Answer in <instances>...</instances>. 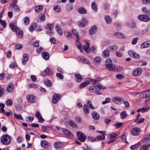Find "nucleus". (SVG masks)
I'll return each mask as SVG.
<instances>
[{"label":"nucleus","mask_w":150,"mask_h":150,"mask_svg":"<svg viewBox=\"0 0 150 150\" xmlns=\"http://www.w3.org/2000/svg\"><path fill=\"white\" fill-rule=\"evenodd\" d=\"M9 26L11 28L13 32H16L17 36L19 39H22L23 37V32L15 24L13 23H10Z\"/></svg>","instance_id":"1"},{"label":"nucleus","mask_w":150,"mask_h":150,"mask_svg":"<svg viewBox=\"0 0 150 150\" xmlns=\"http://www.w3.org/2000/svg\"><path fill=\"white\" fill-rule=\"evenodd\" d=\"M104 86H103L100 83H98L97 86H93L90 87L89 88V90L91 92H97V93L98 95H100L101 94L100 92H99L101 89H105Z\"/></svg>","instance_id":"2"},{"label":"nucleus","mask_w":150,"mask_h":150,"mask_svg":"<svg viewBox=\"0 0 150 150\" xmlns=\"http://www.w3.org/2000/svg\"><path fill=\"white\" fill-rule=\"evenodd\" d=\"M1 141L2 144L7 145L11 143V137L8 134H4L1 137Z\"/></svg>","instance_id":"3"},{"label":"nucleus","mask_w":150,"mask_h":150,"mask_svg":"<svg viewBox=\"0 0 150 150\" xmlns=\"http://www.w3.org/2000/svg\"><path fill=\"white\" fill-rule=\"evenodd\" d=\"M106 62V68L110 71H113L115 65L111 63V59L109 58L107 59Z\"/></svg>","instance_id":"4"},{"label":"nucleus","mask_w":150,"mask_h":150,"mask_svg":"<svg viewBox=\"0 0 150 150\" xmlns=\"http://www.w3.org/2000/svg\"><path fill=\"white\" fill-rule=\"evenodd\" d=\"M76 136L79 141L81 142H84L86 138V136L83 133L80 131H78L76 132Z\"/></svg>","instance_id":"5"},{"label":"nucleus","mask_w":150,"mask_h":150,"mask_svg":"<svg viewBox=\"0 0 150 150\" xmlns=\"http://www.w3.org/2000/svg\"><path fill=\"white\" fill-rule=\"evenodd\" d=\"M138 19L141 21L148 22L150 20V17L146 14H140L138 16Z\"/></svg>","instance_id":"6"},{"label":"nucleus","mask_w":150,"mask_h":150,"mask_svg":"<svg viewBox=\"0 0 150 150\" xmlns=\"http://www.w3.org/2000/svg\"><path fill=\"white\" fill-rule=\"evenodd\" d=\"M131 133L133 136L139 135L141 132L140 129L138 127H134L131 130Z\"/></svg>","instance_id":"7"},{"label":"nucleus","mask_w":150,"mask_h":150,"mask_svg":"<svg viewBox=\"0 0 150 150\" xmlns=\"http://www.w3.org/2000/svg\"><path fill=\"white\" fill-rule=\"evenodd\" d=\"M61 97V95L58 93H55L53 96L52 102L53 103L56 104L60 99Z\"/></svg>","instance_id":"8"},{"label":"nucleus","mask_w":150,"mask_h":150,"mask_svg":"<svg viewBox=\"0 0 150 150\" xmlns=\"http://www.w3.org/2000/svg\"><path fill=\"white\" fill-rule=\"evenodd\" d=\"M129 55L132 58L138 59L140 58V56L133 50H130L128 52Z\"/></svg>","instance_id":"9"},{"label":"nucleus","mask_w":150,"mask_h":150,"mask_svg":"<svg viewBox=\"0 0 150 150\" xmlns=\"http://www.w3.org/2000/svg\"><path fill=\"white\" fill-rule=\"evenodd\" d=\"M26 98L28 101L31 103H35L36 101V98L33 94L28 95L26 96Z\"/></svg>","instance_id":"10"},{"label":"nucleus","mask_w":150,"mask_h":150,"mask_svg":"<svg viewBox=\"0 0 150 150\" xmlns=\"http://www.w3.org/2000/svg\"><path fill=\"white\" fill-rule=\"evenodd\" d=\"M142 70L141 68H137L134 70L132 72V75L134 76H138L142 73Z\"/></svg>","instance_id":"11"},{"label":"nucleus","mask_w":150,"mask_h":150,"mask_svg":"<svg viewBox=\"0 0 150 150\" xmlns=\"http://www.w3.org/2000/svg\"><path fill=\"white\" fill-rule=\"evenodd\" d=\"M53 73V72L52 70H50L48 67H47L41 73V75L42 76H44L47 75H52Z\"/></svg>","instance_id":"12"},{"label":"nucleus","mask_w":150,"mask_h":150,"mask_svg":"<svg viewBox=\"0 0 150 150\" xmlns=\"http://www.w3.org/2000/svg\"><path fill=\"white\" fill-rule=\"evenodd\" d=\"M62 132L67 137H72L73 136L72 133L66 128H63L62 129Z\"/></svg>","instance_id":"13"},{"label":"nucleus","mask_w":150,"mask_h":150,"mask_svg":"<svg viewBox=\"0 0 150 150\" xmlns=\"http://www.w3.org/2000/svg\"><path fill=\"white\" fill-rule=\"evenodd\" d=\"M41 145L44 148H48L51 146L50 143L45 140H42L41 142Z\"/></svg>","instance_id":"14"},{"label":"nucleus","mask_w":150,"mask_h":150,"mask_svg":"<svg viewBox=\"0 0 150 150\" xmlns=\"http://www.w3.org/2000/svg\"><path fill=\"white\" fill-rule=\"evenodd\" d=\"M112 101L114 103L116 104H118L120 103H122L123 101V99L121 98L116 97L113 98Z\"/></svg>","instance_id":"15"},{"label":"nucleus","mask_w":150,"mask_h":150,"mask_svg":"<svg viewBox=\"0 0 150 150\" xmlns=\"http://www.w3.org/2000/svg\"><path fill=\"white\" fill-rule=\"evenodd\" d=\"M88 21L84 18L81 21L79 22L78 25L81 27H83L88 24Z\"/></svg>","instance_id":"16"},{"label":"nucleus","mask_w":150,"mask_h":150,"mask_svg":"<svg viewBox=\"0 0 150 150\" xmlns=\"http://www.w3.org/2000/svg\"><path fill=\"white\" fill-rule=\"evenodd\" d=\"M5 105L4 104L1 103H0V107H1V109H0V111H1L2 113H5V114L6 115L8 116L10 115H11L12 114H10V112H7L5 113L4 110V108L5 107Z\"/></svg>","instance_id":"17"},{"label":"nucleus","mask_w":150,"mask_h":150,"mask_svg":"<svg viewBox=\"0 0 150 150\" xmlns=\"http://www.w3.org/2000/svg\"><path fill=\"white\" fill-rule=\"evenodd\" d=\"M92 116L93 118L96 120H98L100 117L99 114L96 111H93L92 112Z\"/></svg>","instance_id":"18"},{"label":"nucleus","mask_w":150,"mask_h":150,"mask_svg":"<svg viewBox=\"0 0 150 150\" xmlns=\"http://www.w3.org/2000/svg\"><path fill=\"white\" fill-rule=\"evenodd\" d=\"M97 27L96 25H93L89 30V34L90 35H93L94 34L97 30Z\"/></svg>","instance_id":"19"},{"label":"nucleus","mask_w":150,"mask_h":150,"mask_svg":"<svg viewBox=\"0 0 150 150\" xmlns=\"http://www.w3.org/2000/svg\"><path fill=\"white\" fill-rule=\"evenodd\" d=\"M55 29L57 31V33L60 35H62L63 34L62 30L61 27L60 25L59 24H57Z\"/></svg>","instance_id":"20"},{"label":"nucleus","mask_w":150,"mask_h":150,"mask_svg":"<svg viewBox=\"0 0 150 150\" xmlns=\"http://www.w3.org/2000/svg\"><path fill=\"white\" fill-rule=\"evenodd\" d=\"M89 81L92 82L93 84L98 83L101 81L100 78V77H97L95 79L89 78Z\"/></svg>","instance_id":"21"},{"label":"nucleus","mask_w":150,"mask_h":150,"mask_svg":"<svg viewBox=\"0 0 150 150\" xmlns=\"http://www.w3.org/2000/svg\"><path fill=\"white\" fill-rule=\"evenodd\" d=\"M79 58L80 61L82 62L87 64H90L88 60L86 57L81 56Z\"/></svg>","instance_id":"22"},{"label":"nucleus","mask_w":150,"mask_h":150,"mask_svg":"<svg viewBox=\"0 0 150 150\" xmlns=\"http://www.w3.org/2000/svg\"><path fill=\"white\" fill-rule=\"evenodd\" d=\"M83 111L85 114H87L90 112V109L88 105L84 104L83 106Z\"/></svg>","instance_id":"23"},{"label":"nucleus","mask_w":150,"mask_h":150,"mask_svg":"<svg viewBox=\"0 0 150 150\" xmlns=\"http://www.w3.org/2000/svg\"><path fill=\"white\" fill-rule=\"evenodd\" d=\"M42 56L43 58L46 60H48L49 58V54L48 52H43L42 54Z\"/></svg>","instance_id":"24"},{"label":"nucleus","mask_w":150,"mask_h":150,"mask_svg":"<svg viewBox=\"0 0 150 150\" xmlns=\"http://www.w3.org/2000/svg\"><path fill=\"white\" fill-rule=\"evenodd\" d=\"M43 8V6L42 5L36 6L34 8V10L36 12H39Z\"/></svg>","instance_id":"25"},{"label":"nucleus","mask_w":150,"mask_h":150,"mask_svg":"<svg viewBox=\"0 0 150 150\" xmlns=\"http://www.w3.org/2000/svg\"><path fill=\"white\" fill-rule=\"evenodd\" d=\"M75 76L76 79V81L79 83L82 80V77L81 75L79 74H76L75 75Z\"/></svg>","instance_id":"26"},{"label":"nucleus","mask_w":150,"mask_h":150,"mask_svg":"<svg viewBox=\"0 0 150 150\" xmlns=\"http://www.w3.org/2000/svg\"><path fill=\"white\" fill-rule=\"evenodd\" d=\"M91 6L92 8L94 11L96 12L98 11V7L97 4L95 2L93 1L92 2Z\"/></svg>","instance_id":"27"},{"label":"nucleus","mask_w":150,"mask_h":150,"mask_svg":"<svg viewBox=\"0 0 150 150\" xmlns=\"http://www.w3.org/2000/svg\"><path fill=\"white\" fill-rule=\"evenodd\" d=\"M69 123L70 126L74 128H76L78 127V126L76 123L73 120H70L69 122Z\"/></svg>","instance_id":"28"},{"label":"nucleus","mask_w":150,"mask_h":150,"mask_svg":"<svg viewBox=\"0 0 150 150\" xmlns=\"http://www.w3.org/2000/svg\"><path fill=\"white\" fill-rule=\"evenodd\" d=\"M117 134L116 133H112L108 135V138L109 139H114L117 137Z\"/></svg>","instance_id":"29"},{"label":"nucleus","mask_w":150,"mask_h":150,"mask_svg":"<svg viewBox=\"0 0 150 150\" xmlns=\"http://www.w3.org/2000/svg\"><path fill=\"white\" fill-rule=\"evenodd\" d=\"M150 109V107H149L148 106L146 107V108H140L138 109L137 110V112H144L147 111L148 110Z\"/></svg>","instance_id":"30"},{"label":"nucleus","mask_w":150,"mask_h":150,"mask_svg":"<svg viewBox=\"0 0 150 150\" xmlns=\"http://www.w3.org/2000/svg\"><path fill=\"white\" fill-rule=\"evenodd\" d=\"M14 86L12 83H10L7 88V90L8 92L11 93L12 92L13 90Z\"/></svg>","instance_id":"31"},{"label":"nucleus","mask_w":150,"mask_h":150,"mask_svg":"<svg viewBox=\"0 0 150 150\" xmlns=\"http://www.w3.org/2000/svg\"><path fill=\"white\" fill-rule=\"evenodd\" d=\"M110 55L109 50L108 49H106L103 51L102 53V55L104 57H108Z\"/></svg>","instance_id":"32"},{"label":"nucleus","mask_w":150,"mask_h":150,"mask_svg":"<svg viewBox=\"0 0 150 150\" xmlns=\"http://www.w3.org/2000/svg\"><path fill=\"white\" fill-rule=\"evenodd\" d=\"M109 49L112 51H115L117 50L118 47L116 45H112L108 47Z\"/></svg>","instance_id":"33"},{"label":"nucleus","mask_w":150,"mask_h":150,"mask_svg":"<svg viewBox=\"0 0 150 150\" xmlns=\"http://www.w3.org/2000/svg\"><path fill=\"white\" fill-rule=\"evenodd\" d=\"M78 12L80 14H84L87 13V11L85 8L84 7H81L79 8Z\"/></svg>","instance_id":"34"},{"label":"nucleus","mask_w":150,"mask_h":150,"mask_svg":"<svg viewBox=\"0 0 150 150\" xmlns=\"http://www.w3.org/2000/svg\"><path fill=\"white\" fill-rule=\"evenodd\" d=\"M149 47H150V44L147 43V42H145L142 43L141 45V47L142 48H147Z\"/></svg>","instance_id":"35"},{"label":"nucleus","mask_w":150,"mask_h":150,"mask_svg":"<svg viewBox=\"0 0 150 150\" xmlns=\"http://www.w3.org/2000/svg\"><path fill=\"white\" fill-rule=\"evenodd\" d=\"M94 60L96 63L99 64L101 63V59L99 57L97 56L94 58Z\"/></svg>","instance_id":"36"},{"label":"nucleus","mask_w":150,"mask_h":150,"mask_svg":"<svg viewBox=\"0 0 150 150\" xmlns=\"http://www.w3.org/2000/svg\"><path fill=\"white\" fill-rule=\"evenodd\" d=\"M122 69L123 68L122 67L118 66H116L115 65L113 71H121Z\"/></svg>","instance_id":"37"},{"label":"nucleus","mask_w":150,"mask_h":150,"mask_svg":"<svg viewBox=\"0 0 150 150\" xmlns=\"http://www.w3.org/2000/svg\"><path fill=\"white\" fill-rule=\"evenodd\" d=\"M42 129L43 132H48L50 130V128L45 126H42Z\"/></svg>","instance_id":"38"},{"label":"nucleus","mask_w":150,"mask_h":150,"mask_svg":"<svg viewBox=\"0 0 150 150\" xmlns=\"http://www.w3.org/2000/svg\"><path fill=\"white\" fill-rule=\"evenodd\" d=\"M105 19L106 21V23H107L110 24V23L112 22V20L110 17L108 15H106L105 16Z\"/></svg>","instance_id":"39"},{"label":"nucleus","mask_w":150,"mask_h":150,"mask_svg":"<svg viewBox=\"0 0 150 150\" xmlns=\"http://www.w3.org/2000/svg\"><path fill=\"white\" fill-rule=\"evenodd\" d=\"M121 117L122 119L125 118L127 116V114L126 111H123L120 113Z\"/></svg>","instance_id":"40"},{"label":"nucleus","mask_w":150,"mask_h":150,"mask_svg":"<svg viewBox=\"0 0 150 150\" xmlns=\"http://www.w3.org/2000/svg\"><path fill=\"white\" fill-rule=\"evenodd\" d=\"M53 9L56 12H59L60 11V7L58 5H54L53 7Z\"/></svg>","instance_id":"41"},{"label":"nucleus","mask_w":150,"mask_h":150,"mask_svg":"<svg viewBox=\"0 0 150 150\" xmlns=\"http://www.w3.org/2000/svg\"><path fill=\"white\" fill-rule=\"evenodd\" d=\"M141 144V143L138 142L134 145L131 146H130L131 149L132 150H134L138 147Z\"/></svg>","instance_id":"42"},{"label":"nucleus","mask_w":150,"mask_h":150,"mask_svg":"<svg viewBox=\"0 0 150 150\" xmlns=\"http://www.w3.org/2000/svg\"><path fill=\"white\" fill-rule=\"evenodd\" d=\"M44 83L47 87H50L52 86V82L50 80H47L45 81Z\"/></svg>","instance_id":"43"},{"label":"nucleus","mask_w":150,"mask_h":150,"mask_svg":"<svg viewBox=\"0 0 150 150\" xmlns=\"http://www.w3.org/2000/svg\"><path fill=\"white\" fill-rule=\"evenodd\" d=\"M150 141V134L146 135L144 137L143 140V142L144 143Z\"/></svg>","instance_id":"44"},{"label":"nucleus","mask_w":150,"mask_h":150,"mask_svg":"<svg viewBox=\"0 0 150 150\" xmlns=\"http://www.w3.org/2000/svg\"><path fill=\"white\" fill-rule=\"evenodd\" d=\"M115 35L117 38H123L125 37L124 35L120 32H116Z\"/></svg>","instance_id":"45"},{"label":"nucleus","mask_w":150,"mask_h":150,"mask_svg":"<svg viewBox=\"0 0 150 150\" xmlns=\"http://www.w3.org/2000/svg\"><path fill=\"white\" fill-rule=\"evenodd\" d=\"M83 49L87 53H89L90 52L91 50L89 46L84 45L83 46Z\"/></svg>","instance_id":"46"},{"label":"nucleus","mask_w":150,"mask_h":150,"mask_svg":"<svg viewBox=\"0 0 150 150\" xmlns=\"http://www.w3.org/2000/svg\"><path fill=\"white\" fill-rule=\"evenodd\" d=\"M24 23L26 25H28L30 22V18L28 17H25L23 19Z\"/></svg>","instance_id":"47"},{"label":"nucleus","mask_w":150,"mask_h":150,"mask_svg":"<svg viewBox=\"0 0 150 150\" xmlns=\"http://www.w3.org/2000/svg\"><path fill=\"white\" fill-rule=\"evenodd\" d=\"M127 25L129 27L131 28H134L136 26L135 23L133 22H127Z\"/></svg>","instance_id":"48"},{"label":"nucleus","mask_w":150,"mask_h":150,"mask_svg":"<svg viewBox=\"0 0 150 150\" xmlns=\"http://www.w3.org/2000/svg\"><path fill=\"white\" fill-rule=\"evenodd\" d=\"M89 83L88 82H85L81 83L80 85L79 86L81 88H83L84 87L88 85L89 84Z\"/></svg>","instance_id":"49"},{"label":"nucleus","mask_w":150,"mask_h":150,"mask_svg":"<svg viewBox=\"0 0 150 150\" xmlns=\"http://www.w3.org/2000/svg\"><path fill=\"white\" fill-rule=\"evenodd\" d=\"M38 85L35 83H30L28 85V87L36 88L38 87Z\"/></svg>","instance_id":"50"},{"label":"nucleus","mask_w":150,"mask_h":150,"mask_svg":"<svg viewBox=\"0 0 150 150\" xmlns=\"http://www.w3.org/2000/svg\"><path fill=\"white\" fill-rule=\"evenodd\" d=\"M150 146V144H148L147 145L144 144L142 146V148L143 150H148V149Z\"/></svg>","instance_id":"51"},{"label":"nucleus","mask_w":150,"mask_h":150,"mask_svg":"<svg viewBox=\"0 0 150 150\" xmlns=\"http://www.w3.org/2000/svg\"><path fill=\"white\" fill-rule=\"evenodd\" d=\"M54 26L53 25L51 24H48L46 26V28L49 30H52L53 29Z\"/></svg>","instance_id":"52"},{"label":"nucleus","mask_w":150,"mask_h":150,"mask_svg":"<svg viewBox=\"0 0 150 150\" xmlns=\"http://www.w3.org/2000/svg\"><path fill=\"white\" fill-rule=\"evenodd\" d=\"M12 6L13 10H14L16 12H20V9L17 5Z\"/></svg>","instance_id":"53"},{"label":"nucleus","mask_w":150,"mask_h":150,"mask_svg":"<svg viewBox=\"0 0 150 150\" xmlns=\"http://www.w3.org/2000/svg\"><path fill=\"white\" fill-rule=\"evenodd\" d=\"M115 26L116 27V28L118 30H119L121 28V26L120 23L118 22H115L114 23Z\"/></svg>","instance_id":"54"},{"label":"nucleus","mask_w":150,"mask_h":150,"mask_svg":"<svg viewBox=\"0 0 150 150\" xmlns=\"http://www.w3.org/2000/svg\"><path fill=\"white\" fill-rule=\"evenodd\" d=\"M97 139L100 140H103L105 139V137L104 134H103L102 135H98L97 136Z\"/></svg>","instance_id":"55"},{"label":"nucleus","mask_w":150,"mask_h":150,"mask_svg":"<svg viewBox=\"0 0 150 150\" xmlns=\"http://www.w3.org/2000/svg\"><path fill=\"white\" fill-rule=\"evenodd\" d=\"M61 143L59 142H56L54 143V146L55 148L56 149H59L60 147H61V146H60V144Z\"/></svg>","instance_id":"56"},{"label":"nucleus","mask_w":150,"mask_h":150,"mask_svg":"<svg viewBox=\"0 0 150 150\" xmlns=\"http://www.w3.org/2000/svg\"><path fill=\"white\" fill-rule=\"evenodd\" d=\"M66 8L67 11H71L73 9V6L71 5H67L66 7Z\"/></svg>","instance_id":"57"},{"label":"nucleus","mask_w":150,"mask_h":150,"mask_svg":"<svg viewBox=\"0 0 150 150\" xmlns=\"http://www.w3.org/2000/svg\"><path fill=\"white\" fill-rule=\"evenodd\" d=\"M14 117L17 119L21 120H22L23 119V118L21 115L15 114L14 115Z\"/></svg>","instance_id":"58"},{"label":"nucleus","mask_w":150,"mask_h":150,"mask_svg":"<svg viewBox=\"0 0 150 150\" xmlns=\"http://www.w3.org/2000/svg\"><path fill=\"white\" fill-rule=\"evenodd\" d=\"M12 100L10 99H8L6 101V104L7 106H10L12 105Z\"/></svg>","instance_id":"59"},{"label":"nucleus","mask_w":150,"mask_h":150,"mask_svg":"<svg viewBox=\"0 0 150 150\" xmlns=\"http://www.w3.org/2000/svg\"><path fill=\"white\" fill-rule=\"evenodd\" d=\"M147 95L146 93L144 91L143 92L141 93L139 97L140 98H146L147 97Z\"/></svg>","instance_id":"60"},{"label":"nucleus","mask_w":150,"mask_h":150,"mask_svg":"<svg viewBox=\"0 0 150 150\" xmlns=\"http://www.w3.org/2000/svg\"><path fill=\"white\" fill-rule=\"evenodd\" d=\"M75 120L77 123L79 124H81L82 122L81 118L79 117H76L75 118Z\"/></svg>","instance_id":"61"},{"label":"nucleus","mask_w":150,"mask_h":150,"mask_svg":"<svg viewBox=\"0 0 150 150\" xmlns=\"http://www.w3.org/2000/svg\"><path fill=\"white\" fill-rule=\"evenodd\" d=\"M39 18L40 19V20L42 22L44 21L45 20V14L40 15L39 16Z\"/></svg>","instance_id":"62"},{"label":"nucleus","mask_w":150,"mask_h":150,"mask_svg":"<svg viewBox=\"0 0 150 150\" xmlns=\"http://www.w3.org/2000/svg\"><path fill=\"white\" fill-rule=\"evenodd\" d=\"M76 46L79 49H82V46L80 42H76Z\"/></svg>","instance_id":"63"},{"label":"nucleus","mask_w":150,"mask_h":150,"mask_svg":"<svg viewBox=\"0 0 150 150\" xmlns=\"http://www.w3.org/2000/svg\"><path fill=\"white\" fill-rule=\"evenodd\" d=\"M16 108L17 111H20L22 110V107L20 105L18 104L16 105Z\"/></svg>","instance_id":"64"}]
</instances>
